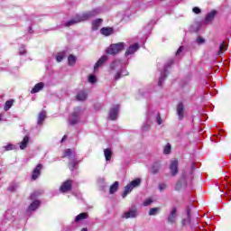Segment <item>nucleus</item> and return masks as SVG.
Segmentation results:
<instances>
[{"label": "nucleus", "mask_w": 231, "mask_h": 231, "mask_svg": "<svg viewBox=\"0 0 231 231\" xmlns=\"http://www.w3.org/2000/svg\"><path fill=\"white\" fill-rule=\"evenodd\" d=\"M124 48H125V43L118 42L113 43L106 49L107 55H118L120 51H123Z\"/></svg>", "instance_id": "nucleus-1"}, {"label": "nucleus", "mask_w": 231, "mask_h": 231, "mask_svg": "<svg viewBox=\"0 0 231 231\" xmlns=\"http://www.w3.org/2000/svg\"><path fill=\"white\" fill-rule=\"evenodd\" d=\"M192 178H194V175L192 172L190 173V179H189V175L187 173H182L180 176V180L177 182L175 186V190H180L182 185H187V182L192 183Z\"/></svg>", "instance_id": "nucleus-2"}, {"label": "nucleus", "mask_w": 231, "mask_h": 231, "mask_svg": "<svg viewBox=\"0 0 231 231\" xmlns=\"http://www.w3.org/2000/svg\"><path fill=\"white\" fill-rule=\"evenodd\" d=\"M178 221V208L173 207L168 215L167 223L169 225H176Z\"/></svg>", "instance_id": "nucleus-3"}, {"label": "nucleus", "mask_w": 231, "mask_h": 231, "mask_svg": "<svg viewBox=\"0 0 231 231\" xmlns=\"http://www.w3.org/2000/svg\"><path fill=\"white\" fill-rule=\"evenodd\" d=\"M98 14H100V10L98 9H93L91 11L84 13L82 15H80L81 22L88 21V19H92V17H95V15H98Z\"/></svg>", "instance_id": "nucleus-4"}, {"label": "nucleus", "mask_w": 231, "mask_h": 231, "mask_svg": "<svg viewBox=\"0 0 231 231\" xmlns=\"http://www.w3.org/2000/svg\"><path fill=\"white\" fill-rule=\"evenodd\" d=\"M82 109L80 107H76L72 113V118L70 119V125H75L80 122V118L79 117Z\"/></svg>", "instance_id": "nucleus-5"}, {"label": "nucleus", "mask_w": 231, "mask_h": 231, "mask_svg": "<svg viewBox=\"0 0 231 231\" xmlns=\"http://www.w3.org/2000/svg\"><path fill=\"white\" fill-rule=\"evenodd\" d=\"M178 167H179L178 159H175L171 162L170 171H171V176H178V174H180V170L178 169Z\"/></svg>", "instance_id": "nucleus-6"}, {"label": "nucleus", "mask_w": 231, "mask_h": 231, "mask_svg": "<svg viewBox=\"0 0 231 231\" xmlns=\"http://www.w3.org/2000/svg\"><path fill=\"white\" fill-rule=\"evenodd\" d=\"M71 189H73V180H67L60 187V192H63V193L69 192V190H71Z\"/></svg>", "instance_id": "nucleus-7"}, {"label": "nucleus", "mask_w": 231, "mask_h": 231, "mask_svg": "<svg viewBox=\"0 0 231 231\" xmlns=\"http://www.w3.org/2000/svg\"><path fill=\"white\" fill-rule=\"evenodd\" d=\"M42 169H44V166L42 164H38L35 167V169L32 171L31 177L32 181H35V180H37L39 176H41V171H42Z\"/></svg>", "instance_id": "nucleus-8"}, {"label": "nucleus", "mask_w": 231, "mask_h": 231, "mask_svg": "<svg viewBox=\"0 0 231 231\" xmlns=\"http://www.w3.org/2000/svg\"><path fill=\"white\" fill-rule=\"evenodd\" d=\"M177 115L179 120H183L185 117V105L182 102H180L177 106Z\"/></svg>", "instance_id": "nucleus-9"}, {"label": "nucleus", "mask_w": 231, "mask_h": 231, "mask_svg": "<svg viewBox=\"0 0 231 231\" xmlns=\"http://www.w3.org/2000/svg\"><path fill=\"white\" fill-rule=\"evenodd\" d=\"M78 23H82V19H80V15L79 14L70 19L69 22L65 23V27L68 28L69 26H73V24H78Z\"/></svg>", "instance_id": "nucleus-10"}, {"label": "nucleus", "mask_w": 231, "mask_h": 231, "mask_svg": "<svg viewBox=\"0 0 231 231\" xmlns=\"http://www.w3.org/2000/svg\"><path fill=\"white\" fill-rule=\"evenodd\" d=\"M115 29L113 27H103L100 29L101 35L105 37H109V35H113Z\"/></svg>", "instance_id": "nucleus-11"}, {"label": "nucleus", "mask_w": 231, "mask_h": 231, "mask_svg": "<svg viewBox=\"0 0 231 231\" xmlns=\"http://www.w3.org/2000/svg\"><path fill=\"white\" fill-rule=\"evenodd\" d=\"M139 48H140V45L138 43H134L131 45L125 53V57H129V55H133V53H134Z\"/></svg>", "instance_id": "nucleus-12"}, {"label": "nucleus", "mask_w": 231, "mask_h": 231, "mask_svg": "<svg viewBox=\"0 0 231 231\" xmlns=\"http://www.w3.org/2000/svg\"><path fill=\"white\" fill-rule=\"evenodd\" d=\"M118 109H120L119 106H116L114 108L110 109L109 120H116V117L118 116Z\"/></svg>", "instance_id": "nucleus-13"}, {"label": "nucleus", "mask_w": 231, "mask_h": 231, "mask_svg": "<svg viewBox=\"0 0 231 231\" xmlns=\"http://www.w3.org/2000/svg\"><path fill=\"white\" fill-rule=\"evenodd\" d=\"M71 156L72 158H77V152H75V150L69 148L63 152V155L61 156V158H69Z\"/></svg>", "instance_id": "nucleus-14"}, {"label": "nucleus", "mask_w": 231, "mask_h": 231, "mask_svg": "<svg viewBox=\"0 0 231 231\" xmlns=\"http://www.w3.org/2000/svg\"><path fill=\"white\" fill-rule=\"evenodd\" d=\"M69 171H77L79 169V160L77 157H74L70 162H69Z\"/></svg>", "instance_id": "nucleus-15"}, {"label": "nucleus", "mask_w": 231, "mask_h": 231, "mask_svg": "<svg viewBox=\"0 0 231 231\" xmlns=\"http://www.w3.org/2000/svg\"><path fill=\"white\" fill-rule=\"evenodd\" d=\"M136 216H138L136 208H133L129 211L125 212L123 217H125V219H129V217H136Z\"/></svg>", "instance_id": "nucleus-16"}, {"label": "nucleus", "mask_w": 231, "mask_h": 231, "mask_svg": "<svg viewBox=\"0 0 231 231\" xmlns=\"http://www.w3.org/2000/svg\"><path fill=\"white\" fill-rule=\"evenodd\" d=\"M44 89V83L39 82L37 83L32 89L31 90L32 95H34V93H39L40 91H42Z\"/></svg>", "instance_id": "nucleus-17"}, {"label": "nucleus", "mask_w": 231, "mask_h": 231, "mask_svg": "<svg viewBox=\"0 0 231 231\" xmlns=\"http://www.w3.org/2000/svg\"><path fill=\"white\" fill-rule=\"evenodd\" d=\"M41 205V201L39 200H34L32 201L30 206L28 207V212H33L39 208Z\"/></svg>", "instance_id": "nucleus-18"}, {"label": "nucleus", "mask_w": 231, "mask_h": 231, "mask_svg": "<svg viewBox=\"0 0 231 231\" xmlns=\"http://www.w3.org/2000/svg\"><path fill=\"white\" fill-rule=\"evenodd\" d=\"M107 56L106 55H104L102 56L97 61V63L95 64L94 66V69L95 71H97V69H98V68H100V66H102V64H104V62H106V60H107Z\"/></svg>", "instance_id": "nucleus-19"}, {"label": "nucleus", "mask_w": 231, "mask_h": 231, "mask_svg": "<svg viewBox=\"0 0 231 231\" xmlns=\"http://www.w3.org/2000/svg\"><path fill=\"white\" fill-rule=\"evenodd\" d=\"M87 99H88V93H86V91H81L78 93V95L76 96V100L79 102H84V100H87Z\"/></svg>", "instance_id": "nucleus-20"}, {"label": "nucleus", "mask_w": 231, "mask_h": 231, "mask_svg": "<svg viewBox=\"0 0 231 231\" xmlns=\"http://www.w3.org/2000/svg\"><path fill=\"white\" fill-rule=\"evenodd\" d=\"M214 17H216V11L208 14L205 18L206 24H210L214 21Z\"/></svg>", "instance_id": "nucleus-21"}, {"label": "nucleus", "mask_w": 231, "mask_h": 231, "mask_svg": "<svg viewBox=\"0 0 231 231\" xmlns=\"http://www.w3.org/2000/svg\"><path fill=\"white\" fill-rule=\"evenodd\" d=\"M102 21H103L102 19L97 18L94 22H92L93 32H97V30H98V28H100V26L102 24Z\"/></svg>", "instance_id": "nucleus-22"}, {"label": "nucleus", "mask_w": 231, "mask_h": 231, "mask_svg": "<svg viewBox=\"0 0 231 231\" xmlns=\"http://www.w3.org/2000/svg\"><path fill=\"white\" fill-rule=\"evenodd\" d=\"M104 154L106 162H109L111 158H113V151H111L109 148H106L104 150Z\"/></svg>", "instance_id": "nucleus-23"}, {"label": "nucleus", "mask_w": 231, "mask_h": 231, "mask_svg": "<svg viewBox=\"0 0 231 231\" xmlns=\"http://www.w3.org/2000/svg\"><path fill=\"white\" fill-rule=\"evenodd\" d=\"M120 187V183L118 181H115L109 189V193L110 194H115V192H116V190H118V188Z\"/></svg>", "instance_id": "nucleus-24"}, {"label": "nucleus", "mask_w": 231, "mask_h": 231, "mask_svg": "<svg viewBox=\"0 0 231 231\" xmlns=\"http://www.w3.org/2000/svg\"><path fill=\"white\" fill-rule=\"evenodd\" d=\"M30 142V137L25 135L23 139V142L20 143V149L24 150L25 147H28V143Z\"/></svg>", "instance_id": "nucleus-25"}, {"label": "nucleus", "mask_w": 231, "mask_h": 231, "mask_svg": "<svg viewBox=\"0 0 231 231\" xmlns=\"http://www.w3.org/2000/svg\"><path fill=\"white\" fill-rule=\"evenodd\" d=\"M14 102H15V100H14V99L7 100L4 106L5 111H10V109L12 108V106H14Z\"/></svg>", "instance_id": "nucleus-26"}, {"label": "nucleus", "mask_w": 231, "mask_h": 231, "mask_svg": "<svg viewBox=\"0 0 231 231\" xmlns=\"http://www.w3.org/2000/svg\"><path fill=\"white\" fill-rule=\"evenodd\" d=\"M133 191V188L131 185H126L124 189L122 198H127L128 194Z\"/></svg>", "instance_id": "nucleus-27"}, {"label": "nucleus", "mask_w": 231, "mask_h": 231, "mask_svg": "<svg viewBox=\"0 0 231 231\" xmlns=\"http://www.w3.org/2000/svg\"><path fill=\"white\" fill-rule=\"evenodd\" d=\"M68 63L69 66H75V64H77V58L72 54H69L68 57Z\"/></svg>", "instance_id": "nucleus-28"}, {"label": "nucleus", "mask_w": 231, "mask_h": 231, "mask_svg": "<svg viewBox=\"0 0 231 231\" xmlns=\"http://www.w3.org/2000/svg\"><path fill=\"white\" fill-rule=\"evenodd\" d=\"M44 120H46V114H44V112H41L38 115V125H42Z\"/></svg>", "instance_id": "nucleus-29"}, {"label": "nucleus", "mask_w": 231, "mask_h": 231, "mask_svg": "<svg viewBox=\"0 0 231 231\" xmlns=\"http://www.w3.org/2000/svg\"><path fill=\"white\" fill-rule=\"evenodd\" d=\"M88 213H80L76 217V222L79 223V221H82L84 219H88Z\"/></svg>", "instance_id": "nucleus-30"}, {"label": "nucleus", "mask_w": 231, "mask_h": 231, "mask_svg": "<svg viewBox=\"0 0 231 231\" xmlns=\"http://www.w3.org/2000/svg\"><path fill=\"white\" fill-rule=\"evenodd\" d=\"M190 226V218L187 217V218H183L180 221V226L181 228H185V226Z\"/></svg>", "instance_id": "nucleus-31"}, {"label": "nucleus", "mask_w": 231, "mask_h": 231, "mask_svg": "<svg viewBox=\"0 0 231 231\" xmlns=\"http://www.w3.org/2000/svg\"><path fill=\"white\" fill-rule=\"evenodd\" d=\"M160 169H161L160 163H155L152 167V171L150 172H151V174H156L157 172H160Z\"/></svg>", "instance_id": "nucleus-32"}, {"label": "nucleus", "mask_w": 231, "mask_h": 231, "mask_svg": "<svg viewBox=\"0 0 231 231\" xmlns=\"http://www.w3.org/2000/svg\"><path fill=\"white\" fill-rule=\"evenodd\" d=\"M140 183H142V180L135 179L130 182V186L134 189L136 187H140Z\"/></svg>", "instance_id": "nucleus-33"}, {"label": "nucleus", "mask_w": 231, "mask_h": 231, "mask_svg": "<svg viewBox=\"0 0 231 231\" xmlns=\"http://www.w3.org/2000/svg\"><path fill=\"white\" fill-rule=\"evenodd\" d=\"M160 212V208H152L149 210V216H156Z\"/></svg>", "instance_id": "nucleus-34"}, {"label": "nucleus", "mask_w": 231, "mask_h": 231, "mask_svg": "<svg viewBox=\"0 0 231 231\" xmlns=\"http://www.w3.org/2000/svg\"><path fill=\"white\" fill-rule=\"evenodd\" d=\"M64 59V52L58 53L56 56L57 62H62Z\"/></svg>", "instance_id": "nucleus-35"}, {"label": "nucleus", "mask_w": 231, "mask_h": 231, "mask_svg": "<svg viewBox=\"0 0 231 231\" xmlns=\"http://www.w3.org/2000/svg\"><path fill=\"white\" fill-rule=\"evenodd\" d=\"M123 74H122V69L118 70L116 74H115V80H120V79H122Z\"/></svg>", "instance_id": "nucleus-36"}, {"label": "nucleus", "mask_w": 231, "mask_h": 231, "mask_svg": "<svg viewBox=\"0 0 231 231\" xmlns=\"http://www.w3.org/2000/svg\"><path fill=\"white\" fill-rule=\"evenodd\" d=\"M165 79H167V74L164 73V76H161L159 78L158 86H162L163 85V81L165 80Z\"/></svg>", "instance_id": "nucleus-37"}, {"label": "nucleus", "mask_w": 231, "mask_h": 231, "mask_svg": "<svg viewBox=\"0 0 231 231\" xmlns=\"http://www.w3.org/2000/svg\"><path fill=\"white\" fill-rule=\"evenodd\" d=\"M163 152L165 154H171V143H167L164 147Z\"/></svg>", "instance_id": "nucleus-38"}, {"label": "nucleus", "mask_w": 231, "mask_h": 231, "mask_svg": "<svg viewBox=\"0 0 231 231\" xmlns=\"http://www.w3.org/2000/svg\"><path fill=\"white\" fill-rule=\"evenodd\" d=\"M88 82H90V84H95V82H97V77L95 75H90L88 77Z\"/></svg>", "instance_id": "nucleus-39"}, {"label": "nucleus", "mask_w": 231, "mask_h": 231, "mask_svg": "<svg viewBox=\"0 0 231 231\" xmlns=\"http://www.w3.org/2000/svg\"><path fill=\"white\" fill-rule=\"evenodd\" d=\"M5 151H14L15 149V145L14 144H7L5 147Z\"/></svg>", "instance_id": "nucleus-40"}, {"label": "nucleus", "mask_w": 231, "mask_h": 231, "mask_svg": "<svg viewBox=\"0 0 231 231\" xmlns=\"http://www.w3.org/2000/svg\"><path fill=\"white\" fill-rule=\"evenodd\" d=\"M223 50H225V42L220 44L217 55H221L223 53Z\"/></svg>", "instance_id": "nucleus-41"}, {"label": "nucleus", "mask_w": 231, "mask_h": 231, "mask_svg": "<svg viewBox=\"0 0 231 231\" xmlns=\"http://www.w3.org/2000/svg\"><path fill=\"white\" fill-rule=\"evenodd\" d=\"M151 203H152V199H148L144 200L143 207H149V205H151Z\"/></svg>", "instance_id": "nucleus-42"}, {"label": "nucleus", "mask_w": 231, "mask_h": 231, "mask_svg": "<svg viewBox=\"0 0 231 231\" xmlns=\"http://www.w3.org/2000/svg\"><path fill=\"white\" fill-rule=\"evenodd\" d=\"M165 189H167V184L165 183H161L159 184V190H165Z\"/></svg>", "instance_id": "nucleus-43"}, {"label": "nucleus", "mask_w": 231, "mask_h": 231, "mask_svg": "<svg viewBox=\"0 0 231 231\" xmlns=\"http://www.w3.org/2000/svg\"><path fill=\"white\" fill-rule=\"evenodd\" d=\"M156 119L158 125H162V116H160V114L156 115Z\"/></svg>", "instance_id": "nucleus-44"}, {"label": "nucleus", "mask_w": 231, "mask_h": 231, "mask_svg": "<svg viewBox=\"0 0 231 231\" xmlns=\"http://www.w3.org/2000/svg\"><path fill=\"white\" fill-rule=\"evenodd\" d=\"M192 12H194V14H201V9H199V7H193Z\"/></svg>", "instance_id": "nucleus-45"}, {"label": "nucleus", "mask_w": 231, "mask_h": 231, "mask_svg": "<svg viewBox=\"0 0 231 231\" xmlns=\"http://www.w3.org/2000/svg\"><path fill=\"white\" fill-rule=\"evenodd\" d=\"M197 42H198V44H203L205 42V40L201 37H199L197 39Z\"/></svg>", "instance_id": "nucleus-46"}, {"label": "nucleus", "mask_w": 231, "mask_h": 231, "mask_svg": "<svg viewBox=\"0 0 231 231\" xmlns=\"http://www.w3.org/2000/svg\"><path fill=\"white\" fill-rule=\"evenodd\" d=\"M116 64H118V61H114L110 66L111 69H115V68H116Z\"/></svg>", "instance_id": "nucleus-47"}, {"label": "nucleus", "mask_w": 231, "mask_h": 231, "mask_svg": "<svg viewBox=\"0 0 231 231\" xmlns=\"http://www.w3.org/2000/svg\"><path fill=\"white\" fill-rule=\"evenodd\" d=\"M181 51H183V47H180L176 52V55H180V53H181Z\"/></svg>", "instance_id": "nucleus-48"}, {"label": "nucleus", "mask_w": 231, "mask_h": 231, "mask_svg": "<svg viewBox=\"0 0 231 231\" xmlns=\"http://www.w3.org/2000/svg\"><path fill=\"white\" fill-rule=\"evenodd\" d=\"M187 217L190 219V208H187Z\"/></svg>", "instance_id": "nucleus-49"}, {"label": "nucleus", "mask_w": 231, "mask_h": 231, "mask_svg": "<svg viewBox=\"0 0 231 231\" xmlns=\"http://www.w3.org/2000/svg\"><path fill=\"white\" fill-rule=\"evenodd\" d=\"M127 76H129V71L125 70V71L123 72V77H127Z\"/></svg>", "instance_id": "nucleus-50"}, {"label": "nucleus", "mask_w": 231, "mask_h": 231, "mask_svg": "<svg viewBox=\"0 0 231 231\" xmlns=\"http://www.w3.org/2000/svg\"><path fill=\"white\" fill-rule=\"evenodd\" d=\"M30 198L31 199H35V193H32Z\"/></svg>", "instance_id": "nucleus-51"}, {"label": "nucleus", "mask_w": 231, "mask_h": 231, "mask_svg": "<svg viewBox=\"0 0 231 231\" xmlns=\"http://www.w3.org/2000/svg\"><path fill=\"white\" fill-rule=\"evenodd\" d=\"M66 138H68V136H67V135H64V136L62 137V139H61V142H64V140H66Z\"/></svg>", "instance_id": "nucleus-52"}, {"label": "nucleus", "mask_w": 231, "mask_h": 231, "mask_svg": "<svg viewBox=\"0 0 231 231\" xmlns=\"http://www.w3.org/2000/svg\"><path fill=\"white\" fill-rule=\"evenodd\" d=\"M81 231H88V228L83 227V228L81 229Z\"/></svg>", "instance_id": "nucleus-53"}, {"label": "nucleus", "mask_w": 231, "mask_h": 231, "mask_svg": "<svg viewBox=\"0 0 231 231\" xmlns=\"http://www.w3.org/2000/svg\"><path fill=\"white\" fill-rule=\"evenodd\" d=\"M3 120V116L0 114V122Z\"/></svg>", "instance_id": "nucleus-54"}, {"label": "nucleus", "mask_w": 231, "mask_h": 231, "mask_svg": "<svg viewBox=\"0 0 231 231\" xmlns=\"http://www.w3.org/2000/svg\"><path fill=\"white\" fill-rule=\"evenodd\" d=\"M32 31V27H29V32H31Z\"/></svg>", "instance_id": "nucleus-55"}, {"label": "nucleus", "mask_w": 231, "mask_h": 231, "mask_svg": "<svg viewBox=\"0 0 231 231\" xmlns=\"http://www.w3.org/2000/svg\"><path fill=\"white\" fill-rule=\"evenodd\" d=\"M191 169H194V166H192Z\"/></svg>", "instance_id": "nucleus-56"}]
</instances>
